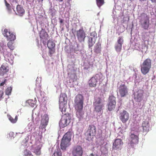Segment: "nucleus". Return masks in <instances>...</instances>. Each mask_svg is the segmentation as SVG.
<instances>
[{
	"instance_id": "9d476101",
	"label": "nucleus",
	"mask_w": 156,
	"mask_h": 156,
	"mask_svg": "<svg viewBox=\"0 0 156 156\" xmlns=\"http://www.w3.org/2000/svg\"><path fill=\"white\" fill-rule=\"evenodd\" d=\"M118 90L121 97H126L128 94V89L124 83L121 84L119 86Z\"/></svg>"
},
{
	"instance_id": "f3484780",
	"label": "nucleus",
	"mask_w": 156,
	"mask_h": 156,
	"mask_svg": "<svg viewBox=\"0 0 156 156\" xmlns=\"http://www.w3.org/2000/svg\"><path fill=\"white\" fill-rule=\"evenodd\" d=\"M39 36L41 41H42L43 43L45 45L46 41L48 40V35L47 32L44 30H42L40 32Z\"/></svg>"
},
{
	"instance_id": "a18cd8bd",
	"label": "nucleus",
	"mask_w": 156,
	"mask_h": 156,
	"mask_svg": "<svg viewBox=\"0 0 156 156\" xmlns=\"http://www.w3.org/2000/svg\"><path fill=\"white\" fill-rule=\"evenodd\" d=\"M9 136H13L15 135V134L13 132H10L9 133Z\"/></svg>"
},
{
	"instance_id": "e433bc0d",
	"label": "nucleus",
	"mask_w": 156,
	"mask_h": 156,
	"mask_svg": "<svg viewBox=\"0 0 156 156\" xmlns=\"http://www.w3.org/2000/svg\"><path fill=\"white\" fill-rule=\"evenodd\" d=\"M7 45L9 48L11 50H13L14 48V47L12 45V41H9Z\"/></svg>"
},
{
	"instance_id": "cd10ccee",
	"label": "nucleus",
	"mask_w": 156,
	"mask_h": 156,
	"mask_svg": "<svg viewBox=\"0 0 156 156\" xmlns=\"http://www.w3.org/2000/svg\"><path fill=\"white\" fill-rule=\"evenodd\" d=\"M47 46L48 48H55V44L52 41V40H49L48 41Z\"/></svg>"
},
{
	"instance_id": "dca6fc26",
	"label": "nucleus",
	"mask_w": 156,
	"mask_h": 156,
	"mask_svg": "<svg viewBox=\"0 0 156 156\" xmlns=\"http://www.w3.org/2000/svg\"><path fill=\"white\" fill-rule=\"evenodd\" d=\"M9 67L7 63H3L0 67V75L4 76L7 74L9 71Z\"/></svg>"
},
{
	"instance_id": "bf43d9fd",
	"label": "nucleus",
	"mask_w": 156,
	"mask_h": 156,
	"mask_svg": "<svg viewBox=\"0 0 156 156\" xmlns=\"http://www.w3.org/2000/svg\"><path fill=\"white\" fill-rule=\"evenodd\" d=\"M16 5V4H15V5ZM12 5V7H13V5ZM14 7H15V6H14Z\"/></svg>"
},
{
	"instance_id": "052dcab7",
	"label": "nucleus",
	"mask_w": 156,
	"mask_h": 156,
	"mask_svg": "<svg viewBox=\"0 0 156 156\" xmlns=\"http://www.w3.org/2000/svg\"><path fill=\"white\" fill-rule=\"evenodd\" d=\"M20 134V133H16V134Z\"/></svg>"
},
{
	"instance_id": "79ce46f5",
	"label": "nucleus",
	"mask_w": 156,
	"mask_h": 156,
	"mask_svg": "<svg viewBox=\"0 0 156 156\" xmlns=\"http://www.w3.org/2000/svg\"><path fill=\"white\" fill-rule=\"evenodd\" d=\"M131 140V143H134L136 142L134 141L135 140H137V142L138 140V137H131V138L130 139Z\"/></svg>"
},
{
	"instance_id": "412c9836",
	"label": "nucleus",
	"mask_w": 156,
	"mask_h": 156,
	"mask_svg": "<svg viewBox=\"0 0 156 156\" xmlns=\"http://www.w3.org/2000/svg\"><path fill=\"white\" fill-rule=\"evenodd\" d=\"M123 144L122 140L119 139H116L115 140L113 144V148L117 149L121 147Z\"/></svg>"
},
{
	"instance_id": "4c0bfd02",
	"label": "nucleus",
	"mask_w": 156,
	"mask_h": 156,
	"mask_svg": "<svg viewBox=\"0 0 156 156\" xmlns=\"http://www.w3.org/2000/svg\"><path fill=\"white\" fill-rule=\"evenodd\" d=\"M49 55L50 56H52V55L55 52V48H49Z\"/></svg>"
},
{
	"instance_id": "f8f14e48",
	"label": "nucleus",
	"mask_w": 156,
	"mask_h": 156,
	"mask_svg": "<svg viewBox=\"0 0 156 156\" xmlns=\"http://www.w3.org/2000/svg\"><path fill=\"white\" fill-rule=\"evenodd\" d=\"M83 153V148L80 145L74 146L72 149V154L73 156H82Z\"/></svg>"
},
{
	"instance_id": "c9c22d12",
	"label": "nucleus",
	"mask_w": 156,
	"mask_h": 156,
	"mask_svg": "<svg viewBox=\"0 0 156 156\" xmlns=\"http://www.w3.org/2000/svg\"><path fill=\"white\" fill-rule=\"evenodd\" d=\"M17 116H15V119H14L11 116L9 117V119L13 123H16L17 121Z\"/></svg>"
},
{
	"instance_id": "20e7f679",
	"label": "nucleus",
	"mask_w": 156,
	"mask_h": 156,
	"mask_svg": "<svg viewBox=\"0 0 156 156\" xmlns=\"http://www.w3.org/2000/svg\"><path fill=\"white\" fill-rule=\"evenodd\" d=\"M66 100L67 97L65 95L61 96L59 99V108L64 115H67L66 113L67 106Z\"/></svg>"
},
{
	"instance_id": "09e8293b",
	"label": "nucleus",
	"mask_w": 156,
	"mask_h": 156,
	"mask_svg": "<svg viewBox=\"0 0 156 156\" xmlns=\"http://www.w3.org/2000/svg\"><path fill=\"white\" fill-rule=\"evenodd\" d=\"M142 39L143 40V41H144L145 42L146 40H145L146 39V36L145 35H144L142 36Z\"/></svg>"
},
{
	"instance_id": "f704fd0d",
	"label": "nucleus",
	"mask_w": 156,
	"mask_h": 156,
	"mask_svg": "<svg viewBox=\"0 0 156 156\" xmlns=\"http://www.w3.org/2000/svg\"><path fill=\"white\" fill-rule=\"evenodd\" d=\"M12 88V87H8L5 90V93L6 94L9 95L11 94Z\"/></svg>"
},
{
	"instance_id": "7ed1b4c3",
	"label": "nucleus",
	"mask_w": 156,
	"mask_h": 156,
	"mask_svg": "<svg viewBox=\"0 0 156 156\" xmlns=\"http://www.w3.org/2000/svg\"><path fill=\"white\" fill-rule=\"evenodd\" d=\"M94 107V111L96 113L100 114L103 110V108L104 106V104L102 102L101 98L99 97L96 98L93 103Z\"/></svg>"
},
{
	"instance_id": "3c124183",
	"label": "nucleus",
	"mask_w": 156,
	"mask_h": 156,
	"mask_svg": "<svg viewBox=\"0 0 156 156\" xmlns=\"http://www.w3.org/2000/svg\"><path fill=\"white\" fill-rule=\"evenodd\" d=\"M89 156H98V155L96 154H94L93 153L91 154Z\"/></svg>"
},
{
	"instance_id": "7c9ffc66",
	"label": "nucleus",
	"mask_w": 156,
	"mask_h": 156,
	"mask_svg": "<svg viewBox=\"0 0 156 156\" xmlns=\"http://www.w3.org/2000/svg\"><path fill=\"white\" fill-rule=\"evenodd\" d=\"M96 2L97 6L99 8L104 3V0H96Z\"/></svg>"
},
{
	"instance_id": "72a5a7b5",
	"label": "nucleus",
	"mask_w": 156,
	"mask_h": 156,
	"mask_svg": "<svg viewBox=\"0 0 156 156\" xmlns=\"http://www.w3.org/2000/svg\"><path fill=\"white\" fill-rule=\"evenodd\" d=\"M62 153L60 150H57V151H55L53 153L52 156H62Z\"/></svg>"
},
{
	"instance_id": "2f4dec72",
	"label": "nucleus",
	"mask_w": 156,
	"mask_h": 156,
	"mask_svg": "<svg viewBox=\"0 0 156 156\" xmlns=\"http://www.w3.org/2000/svg\"><path fill=\"white\" fill-rule=\"evenodd\" d=\"M123 38V37L122 36H120L118 38L117 43L122 45L124 42V40Z\"/></svg>"
},
{
	"instance_id": "a878e982",
	"label": "nucleus",
	"mask_w": 156,
	"mask_h": 156,
	"mask_svg": "<svg viewBox=\"0 0 156 156\" xmlns=\"http://www.w3.org/2000/svg\"><path fill=\"white\" fill-rule=\"evenodd\" d=\"M16 10L19 15L20 16L22 15L25 12V10L23 7L20 5H17Z\"/></svg>"
},
{
	"instance_id": "6ab92c4d",
	"label": "nucleus",
	"mask_w": 156,
	"mask_h": 156,
	"mask_svg": "<svg viewBox=\"0 0 156 156\" xmlns=\"http://www.w3.org/2000/svg\"><path fill=\"white\" fill-rule=\"evenodd\" d=\"M96 133L95 127L94 125H90L89 128L85 133L87 136H93L95 135Z\"/></svg>"
},
{
	"instance_id": "aec40b11",
	"label": "nucleus",
	"mask_w": 156,
	"mask_h": 156,
	"mask_svg": "<svg viewBox=\"0 0 156 156\" xmlns=\"http://www.w3.org/2000/svg\"><path fill=\"white\" fill-rule=\"evenodd\" d=\"M142 127L144 133L146 134L149 130L150 125L149 122L147 120L143 121L142 124Z\"/></svg>"
},
{
	"instance_id": "13d9d810",
	"label": "nucleus",
	"mask_w": 156,
	"mask_h": 156,
	"mask_svg": "<svg viewBox=\"0 0 156 156\" xmlns=\"http://www.w3.org/2000/svg\"><path fill=\"white\" fill-rule=\"evenodd\" d=\"M141 1H145V0H140Z\"/></svg>"
},
{
	"instance_id": "1a4fd4ad",
	"label": "nucleus",
	"mask_w": 156,
	"mask_h": 156,
	"mask_svg": "<svg viewBox=\"0 0 156 156\" xmlns=\"http://www.w3.org/2000/svg\"><path fill=\"white\" fill-rule=\"evenodd\" d=\"M71 120L70 116L69 115H63L59 122L60 126L62 127H64L68 125L70 122Z\"/></svg>"
},
{
	"instance_id": "9b49d317",
	"label": "nucleus",
	"mask_w": 156,
	"mask_h": 156,
	"mask_svg": "<svg viewBox=\"0 0 156 156\" xmlns=\"http://www.w3.org/2000/svg\"><path fill=\"white\" fill-rule=\"evenodd\" d=\"M101 79V76L99 74H96L89 80L88 81L89 86L90 87H95Z\"/></svg>"
},
{
	"instance_id": "864d4df0",
	"label": "nucleus",
	"mask_w": 156,
	"mask_h": 156,
	"mask_svg": "<svg viewBox=\"0 0 156 156\" xmlns=\"http://www.w3.org/2000/svg\"><path fill=\"white\" fill-rule=\"evenodd\" d=\"M28 137H27L25 138L26 141H25V144H26V142H27V140H28Z\"/></svg>"
},
{
	"instance_id": "f03ea898",
	"label": "nucleus",
	"mask_w": 156,
	"mask_h": 156,
	"mask_svg": "<svg viewBox=\"0 0 156 156\" xmlns=\"http://www.w3.org/2000/svg\"><path fill=\"white\" fill-rule=\"evenodd\" d=\"M151 62L150 59L147 58L140 65L141 71L144 75L147 73L151 68Z\"/></svg>"
},
{
	"instance_id": "37998d69",
	"label": "nucleus",
	"mask_w": 156,
	"mask_h": 156,
	"mask_svg": "<svg viewBox=\"0 0 156 156\" xmlns=\"http://www.w3.org/2000/svg\"><path fill=\"white\" fill-rule=\"evenodd\" d=\"M7 81V80L6 79H5L4 80V81L0 83V86H3L6 83Z\"/></svg>"
},
{
	"instance_id": "a211bd4d",
	"label": "nucleus",
	"mask_w": 156,
	"mask_h": 156,
	"mask_svg": "<svg viewBox=\"0 0 156 156\" xmlns=\"http://www.w3.org/2000/svg\"><path fill=\"white\" fill-rule=\"evenodd\" d=\"M83 107L75 108L76 117L79 121L82 119L84 117V112L83 110Z\"/></svg>"
},
{
	"instance_id": "6e6552de",
	"label": "nucleus",
	"mask_w": 156,
	"mask_h": 156,
	"mask_svg": "<svg viewBox=\"0 0 156 156\" xmlns=\"http://www.w3.org/2000/svg\"><path fill=\"white\" fill-rule=\"evenodd\" d=\"M48 115L47 114H44L41 117V124L39 127L40 129H41L42 131L46 130L45 128L48 125L49 120Z\"/></svg>"
},
{
	"instance_id": "de8ad7c7",
	"label": "nucleus",
	"mask_w": 156,
	"mask_h": 156,
	"mask_svg": "<svg viewBox=\"0 0 156 156\" xmlns=\"http://www.w3.org/2000/svg\"><path fill=\"white\" fill-rule=\"evenodd\" d=\"M3 94V92L2 91L0 90V99L2 98Z\"/></svg>"
},
{
	"instance_id": "39448f33",
	"label": "nucleus",
	"mask_w": 156,
	"mask_h": 156,
	"mask_svg": "<svg viewBox=\"0 0 156 156\" xmlns=\"http://www.w3.org/2000/svg\"><path fill=\"white\" fill-rule=\"evenodd\" d=\"M83 97L81 94L77 95L74 100V108L83 107Z\"/></svg>"
},
{
	"instance_id": "0eeeda50",
	"label": "nucleus",
	"mask_w": 156,
	"mask_h": 156,
	"mask_svg": "<svg viewBox=\"0 0 156 156\" xmlns=\"http://www.w3.org/2000/svg\"><path fill=\"white\" fill-rule=\"evenodd\" d=\"M116 105V98L113 95L109 96L107 104L108 110L111 111L114 110Z\"/></svg>"
},
{
	"instance_id": "2eb2a0df",
	"label": "nucleus",
	"mask_w": 156,
	"mask_h": 156,
	"mask_svg": "<svg viewBox=\"0 0 156 156\" xmlns=\"http://www.w3.org/2000/svg\"><path fill=\"white\" fill-rule=\"evenodd\" d=\"M76 35L79 41L80 42L84 41L86 37V34L82 29H80L76 31Z\"/></svg>"
},
{
	"instance_id": "8fccbe9b",
	"label": "nucleus",
	"mask_w": 156,
	"mask_h": 156,
	"mask_svg": "<svg viewBox=\"0 0 156 156\" xmlns=\"http://www.w3.org/2000/svg\"><path fill=\"white\" fill-rule=\"evenodd\" d=\"M59 23H62L63 22V20L61 18H59Z\"/></svg>"
},
{
	"instance_id": "473e14b6",
	"label": "nucleus",
	"mask_w": 156,
	"mask_h": 156,
	"mask_svg": "<svg viewBox=\"0 0 156 156\" xmlns=\"http://www.w3.org/2000/svg\"><path fill=\"white\" fill-rule=\"evenodd\" d=\"M36 101L35 100H29L28 101L29 105L32 107H34L35 105Z\"/></svg>"
},
{
	"instance_id": "f257e3e1",
	"label": "nucleus",
	"mask_w": 156,
	"mask_h": 156,
	"mask_svg": "<svg viewBox=\"0 0 156 156\" xmlns=\"http://www.w3.org/2000/svg\"><path fill=\"white\" fill-rule=\"evenodd\" d=\"M139 22L142 27L145 30H147L150 26L149 16L147 14L142 13L140 14Z\"/></svg>"
},
{
	"instance_id": "ddd939ff",
	"label": "nucleus",
	"mask_w": 156,
	"mask_h": 156,
	"mask_svg": "<svg viewBox=\"0 0 156 156\" xmlns=\"http://www.w3.org/2000/svg\"><path fill=\"white\" fill-rule=\"evenodd\" d=\"M129 117V114L125 110L120 113L119 118L123 123H126L128 120Z\"/></svg>"
},
{
	"instance_id": "393cba45",
	"label": "nucleus",
	"mask_w": 156,
	"mask_h": 156,
	"mask_svg": "<svg viewBox=\"0 0 156 156\" xmlns=\"http://www.w3.org/2000/svg\"><path fill=\"white\" fill-rule=\"evenodd\" d=\"M94 52L96 53H100L101 51V44L100 42H98L94 47Z\"/></svg>"
},
{
	"instance_id": "c03bdc74",
	"label": "nucleus",
	"mask_w": 156,
	"mask_h": 156,
	"mask_svg": "<svg viewBox=\"0 0 156 156\" xmlns=\"http://www.w3.org/2000/svg\"><path fill=\"white\" fill-rule=\"evenodd\" d=\"M13 1L12 3L11 4L12 5H13L15 4H17L18 3V1L17 0H13Z\"/></svg>"
},
{
	"instance_id": "603ef678",
	"label": "nucleus",
	"mask_w": 156,
	"mask_h": 156,
	"mask_svg": "<svg viewBox=\"0 0 156 156\" xmlns=\"http://www.w3.org/2000/svg\"><path fill=\"white\" fill-rule=\"evenodd\" d=\"M152 3H156V0H150Z\"/></svg>"
},
{
	"instance_id": "ea45409f",
	"label": "nucleus",
	"mask_w": 156,
	"mask_h": 156,
	"mask_svg": "<svg viewBox=\"0 0 156 156\" xmlns=\"http://www.w3.org/2000/svg\"><path fill=\"white\" fill-rule=\"evenodd\" d=\"M24 154L25 156H33L30 151L27 150H25L24 151Z\"/></svg>"
},
{
	"instance_id": "a19ab883",
	"label": "nucleus",
	"mask_w": 156,
	"mask_h": 156,
	"mask_svg": "<svg viewBox=\"0 0 156 156\" xmlns=\"http://www.w3.org/2000/svg\"><path fill=\"white\" fill-rule=\"evenodd\" d=\"M89 37H92L93 38L96 39L97 38V34L95 31H93L90 34Z\"/></svg>"
},
{
	"instance_id": "49530a36",
	"label": "nucleus",
	"mask_w": 156,
	"mask_h": 156,
	"mask_svg": "<svg viewBox=\"0 0 156 156\" xmlns=\"http://www.w3.org/2000/svg\"><path fill=\"white\" fill-rule=\"evenodd\" d=\"M5 4L6 6L8 8H9L10 7V4L8 3L6 0H5Z\"/></svg>"
},
{
	"instance_id": "bb28decb",
	"label": "nucleus",
	"mask_w": 156,
	"mask_h": 156,
	"mask_svg": "<svg viewBox=\"0 0 156 156\" xmlns=\"http://www.w3.org/2000/svg\"><path fill=\"white\" fill-rule=\"evenodd\" d=\"M96 40V39L93 38L92 37H89L88 40V44L89 48L92 47L94 44Z\"/></svg>"
},
{
	"instance_id": "4be33fe9",
	"label": "nucleus",
	"mask_w": 156,
	"mask_h": 156,
	"mask_svg": "<svg viewBox=\"0 0 156 156\" xmlns=\"http://www.w3.org/2000/svg\"><path fill=\"white\" fill-rule=\"evenodd\" d=\"M145 42L144 41H142L141 43L139 44L138 47L139 51L143 52L146 49L147 50V46Z\"/></svg>"
},
{
	"instance_id": "5701e85b",
	"label": "nucleus",
	"mask_w": 156,
	"mask_h": 156,
	"mask_svg": "<svg viewBox=\"0 0 156 156\" xmlns=\"http://www.w3.org/2000/svg\"><path fill=\"white\" fill-rule=\"evenodd\" d=\"M69 76V83H71L72 82L76 81L77 80V76L75 73L68 74Z\"/></svg>"
},
{
	"instance_id": "5fc2aeb1",
	"label": "nucleus",
	"mask_w": 156,
	"mask_h": 156,
	"mask_svg": "<svg viewBox=\"0 0 156 156\" xmlns=\"http://www.w3.org/2000/svg\"><path fill=\"white\" fill-rule=\"evenodd\" d=\"M131 136H132L133 135V136H134V137L137 136L136 135H135L134 134H133L132 133H131Z\"/></svg>"
},
{
	"instance_id": "4468645a",
	"label": "nucleus",
	"mask_w": 156,
	"mask_h": 156,
	"mask_svg": "<svg viewBox=\"0 0 156 156\" xmlns=\"http://www.w3.org/2000/svg\"><path fill=\"white\" fill-rule=\"evenodd\" d=\"M3 34L6 37L7 40L11 41H14L16 39L15 35L13 33H11L10 31H8V30L5 29L4 30Z\"/></svg>"
},
{
	"instance_id": "6e6d98bb",
	"label": "nucleus",
	"mask_w": 156,
	"mask_h": 156,
	"mask_svg": "<svg viewBox=\"0 0 156 156\" xmlns=\"http://www.w3.org/2000/svg\"><path fill=\"white\" fill-rule=\"evenodd\" d=\"M38 2H42L43 0H37Z\"/></svg>"
},
{
	"instance_id": "423d86ee",
	"label": "nucleus",
	"mask_w": 156,
	"mask_h": 156,
	"mask_svg": "<svg viewBox=\"0 0 156 156\" xmlns=\"http://www.w3.org/2000/svg\"><path fill=\"white\" fill-rule=\"evenodd\" d=\"M71 137H62L60 144L61 149L63 151L66 150L71 144Z\"/></svg>"
},
{
	"instance_id": "b1692460",
	"label": "nucleus",
	"mask_w": 156,
	"mask_h": 156,
	"mask_svg": "<svg viewBox=\"0 0 156 156\" xmlns=\"http://www.w3.org/2000/svg\"><path fill=\"white\" fill-rule=\"evenodd\" d=\"M143 94L142 92L138 91L135 96L134 98L137 101L140 102L143 98Z\"/></svg>"
},
{
	"instance_id": "c85d7f7f",
	"label": "nucleus",
	"mask_w": 156,
	"mask_h": 156,
	"mask_svg": "<svg viewBox=\"0 0 156 156\" xmlns=\"http://www.w3.org/2000/svg\"><path fill=\"white\" fill-rule=\"evenodd\" d=\"M41 145H39L36 147H35L34 152L37 155H40L41 154Z\"/></svg>"
},
{
	"instance_id": "4d7b16f0",
	"label": "nucleus",
	"mask_w": 156,
	"mask_h": 156,
	"mask_svg": "<svg viewBox=\"0 0 156 156\" xmlns=\"http://www.w3.org/2000/svg\"><path fill=\"white\" fill-rule=\"evenodd\" d=\"M56 0L59 2H62L63 0Z\"/></svg>"
},
{
	"instance_id": "58836bf2",
	"label": "nucleus",
	"mask_w": 156,
	"mask_h": 156,
	"mask_svg": "<svg viewBox=\"0 0 156 156\" xmlns=\"http://www.w3.org/2000/svg\"><path fill=\"white\" fill-rule=\"evenodd\" d=\"M73 133L72 130H69L63 136H71L73 135Z\"/></svg>"
},
{
	"instance_id": "c756f323",
	"label": "nucleus",
	"mask_w": 156,
	"mask_h": 156,
	"mask_svg": "<svg viewBox=\"0 0 156 156\" xmlns=\"http://www.w3.org/2000/svg\"><path fill=\"white\" fill-rule=\"evenodd\" d=\"M122 45L116 43L115 44V50L117 52H120L122 49Z\"/></svg>"
}]
</instances>
